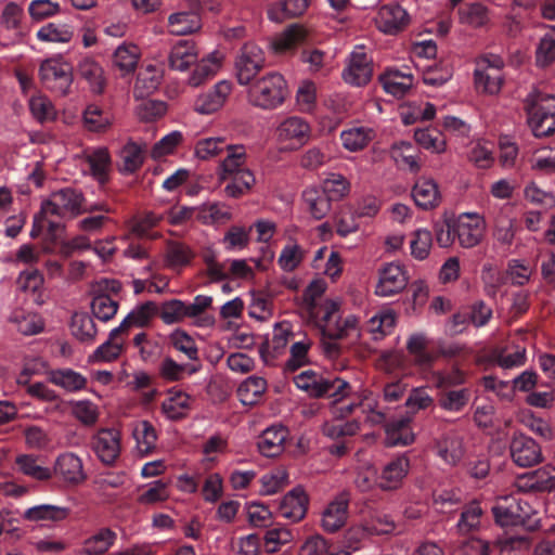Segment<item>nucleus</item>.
<instances>
[{
	"label": "nucleus",
	"mask_w": 555,
	"mask_h": 555,
	"mask_svg": "<svg viewBox=\"0 0 555 555\" xmlns=\"http://www.w3.org/2000/svg\"><path fill=\"white\" fill-rule=\"evenodd\" d=\"M229 143L222 137L199 139L194 146V155L201 160H209L224 153Z\"/></svg>",
	"instance_id": "59"
},
{
	"label": "nucleus",
	"mask_w": 555,
	"mask_h": 555,
	"mask_svg": "<svg viewBox=\"0 0 555 555\" xmlns=\"http://www.w3.org/2000/svg\"><path fill=\"white\" fill-rule=\"evenodd\" d=\"M349 506V494L341 492L337 494L323 509L321 526L326 532H336L347 521Z\"/></svg>",
	"instance_id": "17"
},
{
	"label": "nucleus",
	"mask_w": 555,
	"mask_h": 555,
	"mask_svg": "<svg viewBox=\"0 0 555 555\" xmlns=\"http://www.w3.org/2000/svg\"><path fill=\"white\" fill-rule=\"evenodd\" d=\"M408 284V274L402 264L389 262L383 266L378 273L375 294L389 297L403 291Z\"/></svg>",
	"instance_id": "12"
},
{
	"label": "nucleus",
	"mask_w": 555,
	"mask_h": 555,
	"mask_svg": "<svg viewBox=\"0 0 555 555\" xmlns=\"http://www.w3.org/2000/svg\"><path fill=\"white\" fill-rule=\"evenodd\" d=\"M225 157L217 167V176L220 181L230 180L224 186L228 197L238 198L247 194L256 182L254 172L247 168V153L242 144H229L225 149Z\"/></svg>",
	"instance_id": "2"
},
{
	"label": "nucleus",
	"mask_w": 555,
	"mask_h": 555,
	"mask_svg": "<svg viewBox=\"0 0 555 555\" xmlns=\"http://www.w3.org/2000/svg\"><path fill=\"white\" fill-rule=\"evenodd\" d=\"M210 296L197 295L192 302H185L186 315L194 320V324L199 327H209L214 325L212 317L205 314V310L211 305Z\"/></svg>",
	"instance_id": "53"
},
{
	"label": "nucleus",
	"mask_w": 555,
	"mask_h": 555,
	"mask_svg": "<svg viewBox=\"0 0 555 555\" xmlns=\"http://www.w3.org/2000/svg\"><path fill=\"white\" fill-rule=\"evenodd\" d=\"M48 379L66 392H77L87 385V378L73 369H56L48 373Z\"/></svg>",
	"instance_id": "37"
},
{
	"label": "nucleus",
	"mask_w": 555,
	"mask_h": 555,
	"mask_svg": "<svg viewBox=\"0 0 555 555\" xmlns=\"http://www.w3.org/2000/svg\"><path fill=\"white\" fill-rule=\"evenodd\" d=\"M390 155L395 163L401 168H406L411 171H417L420 169L416 150L410 142L401 141L395 143L391 146Z\"/></svg>",
	"instance_id": "55"
},
{
	"label": "nucleus",
	"mask_w": 555,
	"mask_h": 555,
	"mask_svg": "<svg viewBox=\"0 0 555 555\" xmlns=\"http://www.w3.org/2000/svg\"><path fill=\"white\" fill-rule=\"evenodd\" d=\"M170 345L184 354L189 363H201L197 345L192 336L183 330H176L169 335Z\"/></svg>",
	"instance_id": "54"
},
{
	"label": "nucleus",
	"mask_w": 555,
	"mask_h": 555,
	"mask_svg": "<svg viewBox=\"0 0 555 555\" xmlns=\"http://www.w3.org/2000/svg\"><path fill=\"white\" fill-rule=\"evenodd\" d=\"M118 302L116 299L106 294H96L91 300V311L93 315L102 321L107 322L117 313Z\"/></svg>",
	"instance_id": "64"
},
{
	"label": "nucleus",
	"mask_w": 555,
	"mask_h": 555,
	"mask_svg": "<svg viewBox=\"0 0 555 555\" xmlns=\"http://www.w3.org/2000/svg\"><path fill=\"white\" fill-rule=\"evenodd\" d=\"M92 450L104 464H112L120 453V434L116 429H100L91 440Z\"/></svg>",
	"instance_id": "15"
},
{
	"label": "nucleus",
	"mask_w": 555,
	"mask_h": 555,
	"mask_svg": "<svg viewBox=\"0 0 555 555\" xmlns=\"http://www.w3.org/2000/svg\"><path fill=\"white\" fill-rule=\"evenodd\" d=\"M454 230L461 247L466 249L474 248L485 238L487 221L477 211H464L454 220Z\"/></svg>",
	"instance_id": "9"
},
{
	"label": "nucleus",
	"mask_w": 555,
	"mask_h": 555,
	"mask_svg": "<svg viewBox=\"0 0 555 555\" xmlns=\"http://www.w3.org/2000/svg\"><path fill=\"white\" fill-rule=\"evenodd\" d=\"M428 337L422 333H413L406 340V349L413 359V363L421 369H428L436 359L433 352L427 350Z\"/></svg>",
	"instance_id": "33"
},
{
	"label": "nucleus",
	"mask_w": 555,
	"mask_h": 555,
	"mask_svg": "<svg viewBox=\"0 0 555 555\" xmlns=\"http://www.w3.org/2000/svg\"><path fill=\"white\" fill-rule=\"evenodd\" d=\"M315 313V324L324 338L341 339L358 332V318L354 314L343 317L339 300H325Z\"/></svg>",
	"instance_id": "4"
},
{
	"label": "nucleus",
	"mask_w": 555,
	"mask_h": 555,
	"mask_svg": "<svg viewBox=\"0 0 555 555\" xmlns=\"http://www.w3.org/2000/svg\"><path fill=\"white\" fill-rule=\"evenodd\" d=\"M186 1L190 5V11L172 13L168 17L169 31L172 35L186 36L202 28V21L198 15L199 0Z\"/></svg>",
	"instance_id": "16"
},
{
	"label": "nucleus",
	"mask_w": 555,
	"mask_h": 555,
	"mask_svg": "<svg viewBox=\"0 0 555 555\" xmlns=\"http://www.w3.org/2000/svg\"><path fill=\"white\" fill-rule=\"evenodd\" d=\"M492 235L496 243L502 246H511L515 238V220L500 210L492 218Z\"/></svg>",
	"instance_id": "49"
},
{
	"label": "nucleus",
	"mask_w": 555,
	"mask_h": 555,
	"mask_svg": "<svg viewBox=\"0 0 555 555\" xmlns=\"http://www.w3.org/2000/svg\"><path fill=\"white\" fill-rule=\"evenodd\" d=\"M266 390L267 380L261 376L253 375L240 384L237 396L244 405H253L259 401Z\"/></svg>",
	"instance_id": "46"
},
{
	"label": "nucleus",
	"mask_w": 555,
	"mask_h": 555,
	"mask_svg": "<svg viewBox=\"0 0 555 555\" xmlns=\"http://www.w3.org/2000/svg\"><path fill=\"white\" fill-rule=\"evenodd\" d=\"M85 195L74 188H64L52 192L42 201L41 209L34 216L31 237H38L44 228L52 229L54 223L49 220L50 216L60 218H75L83 214Z\"/></svg>",
	"instance_id": "3"
},
{
	"label": "nucleus",
	"mask_w": 555,
	"mask_h": 555,
	"mask_svg": "<svg viewBox=\"0 0 555 555\" xmlns=\"http://www.w3.org/2000/svg\"><path fill=\"white\" fill-rule=\"evenodd\" d=\"M276 135L281 142L295 147L305 144L310 138V126L301 117L285 118L276 128Z\"/></svg>",
	"instance_id": "20"
},
{
	"label": "nucleus",
	"mask_w": 555,
	"mask_h": 555,
	"mask_svg": "<svg viewBox=\"0 0 555 555\" xmlns=\"http://www.w3.org/2000/svg\"><path fill=\"white\" fill-rule=\"evenodd\" d=\"M415 204L423 209L436 207L440 201L438 184L428 178H421L412 190Z\"/></svg>",
	"instance_id": "36"
},
{
	"label": "nucleus",
	"mask_w": 555,
	"mask_h": 555,
	"mask_svg": "<svg viewBox=\"0 0 555 555\" xmlns=\"http://www.w3.org/2000/svg\"><path fill=\"white\" fill-rule=\"evenodd\" d=\"M521 491H550L555 488V465H544L520 476L516 483Z\"/></svg>",
	"instance_id": "22"
},
{
	"label": "nucleus",
	"mask_w": 555,
	"mask_h": 555,
	"mask_svg": "<svg viewBox=\"0 0 555 555\" xmlns=\"http://www.w3.org/2000/svg\"><path fill=\"white\" fill-rule=\"evenodd\" d=\"M201 363H178L170 357H166L159 364V375L166 382H181L197 373Z\"/></svg>",
	"instance_id": "35"
},
{
	"label": "nucleus",
	"mask_w": 555,
	"mask_h": 555,
	"mask_svg": "<svg viewBox=\"0 0 555 555\" xmlns=\"http://www.w3.org/2000/svg\"><path fill=\"white\" fill-rule=\"evenodd\" d=\"M309 498L301 487H295L280 501L278 513L292 524H297L306 517Z\"/></svg>",
	"instance_id": "14"
},
{
	"label": "nucleus",
	"mask_w": 555,
	"mask_h": 555,
	"mask_svg": "<svg viewBox=\"0 0 555 555\" xmlns=\"http://www.w3.org/2000/svg\"><path fill=\"white\" fill-rule=\"evenodd\" d=\"M296 387L311 397H328L335 403L334 414L347 415L360 409L365 421L372 425L382 424L386 416L377 410V399L367 389L356 390L348 382L341 378L330 379L323 375L306 370L294 377Z\"/></svg>",
	"instance_id": "1"
},
{
	"label": "nucleus",
	"mask_w": 555,
	"mask_h": 555,
	"mask_svg": "<svg viewBox=\"0 0 555 555\" xmlns=\"http://www.w3.org/2000/svg\"><path fill=\"white\" fill-rule=\"evenodd\" d=\"M8 320L23 335H35L43 328L41 318L24 309L13 310Z\"/></svg>",
	"instance_id": "41"
},
{
	"label": "nucleus",
	"mask_w": 555,
	"mask_h": 555,
	"mask_svg": "<svg viewBox=\"0 0 555 555\" xmlns=\"http://www.w3.org/2000/svg\"><path fill=\"white\" fill-rule=\"evenodd\" d=\"M83 160L87 163L90 173L100 182H104L111 166V157L107 149L98 147L86 153Z\"/></svg>",
	"instance_id": "50"
},
{
	"label": "nucleus",
	"mask_w": 555,
	"mask_h": 555,
	"mask_svg": "<svg viewBox=\"0 0 555 555\" xmlns=\"http://www.w3.org/2000/svg\"><path fill=\"white\" fill-rule=\"evenodd\" d=\"M115 538V532L103 528L85 541L80 553L85 555H102L113 545Z\"/></svg>",
	"instance_id": "57"
},
{
	"label": "nucleus",
	"mask_w": 555,
	"mask_h": 555,
	"mask_svg": "<svg viewBox=\"0 0 555 555\" xmlns=\"http://www.w3.org/2000/svg\"><path fill=\"white\" fill-rule=\"evenodd\" d=\"M264 65L263 51L256 43L244 44L235 62L237 81L248 85Z\"/></svg>",
	"instance_id": "10"
},
{
	"label": "nucleus",
	"mask_w": 555,
	"mask_h": 555,
	"mask_svg": "<svg viewBox=\"0 0 555 555\" xmlns=\"http://www.w3.org/2000/svg\"><path fill=\"white\" fill-rule=\"evenodd\" d=\"M305 257L306 249L291 237L281 249L278 264L283 272H293L301 264Z\"/></svg>",
	"instance_id": "43"
},
{
	"label": "nucleus",
	"mask_w": 555,
	"mask_h": 555,
	"mask_svg": "<svg viewBox=\"0 0 555 555\" xmlns=\"http://www.w3.org/2000/svg\"><path fill=\"white\" fill-rule=\"evenodd\" d=\"M372 73V60L366 54L364 47H356L343 72L345 82L354 87L365 86L371 80Z\"/></svg>",
	"instance_id": "11"
},
{
	"label": "nucleus",
	"mask_w": 555,
	"mask_h": 555,
	"mask_svg": "<svg viewBox=\"0 0 555 555\" xmlns=\"http://www.w3.org/2000/svg\"><path fill=\"white\" fill-rule=\"evenodd\" d=\"M311 0H283L280 5L268 10V17L272 22H282L287 17H295L304 14Z\"/></svg>",
	"instance_id": "52"
},
{
	"label": "nucleus",
	"mask_w": 555,
	"mask_h": 555,
	"mask_svg": "<svg viewBox=\"0 0 555 555\" xmlns=\"http://www.w3.org/2000/svg\"><path fill=\"white\" fill-rule=\"evenodd\" d=\"M54 470L69 485H79L87 478L81 459L72 452H65L56 459Z\"/></svg>",
	"instance_id": "26"
},
{
	"label": "nucleus",
	"mask_w": 555,
	"mask_h": 555,
	"mask_svg": "<svg viewBox=\"0 0 555 555\" xmlns=\"http://www.w3.org/2000/svg\"><path fill=\"white\" fill-rule=\"evenodd\" d=\"M475 87L478 91L495 95L501 91L503 83L502 73L496 69L487 70L483 67H476L474 70Z\"/></svg>",
	"instance_id": "48"
},
{
	"label": "nucleus",
	"mask_w": 555,
	"mask_h": 555,
	"mask_svg": "<svg viewBox=\"0 0 555 555\" xmlns=\"http://www.w3.org/2000/svg\"><path fill=\"white\" fill-rule=\"evenodd\" d=\"M39 76L47 89L60 95L68 94L74 81L73 66L61 55L44 60Z\"/></svg>",
	"instance_id": "8"
},
{
	"label": "nucleus",
	"mask_w": 555,
	"mask_h": 555,
	"mask_svg": "<svg viewBox=\"0 0 555 555\" xmlns=\"http://www.w3.org/2000/svg\"><path fill=\"white\" fill-rule=\"evenodd\" d=\"M493 144L487 141L473 142L468 152V159L478 168H489L493 162Z\"/></svg>",
	"instance_id": "63"
},
{
	"label": "nucleus",
	"mask_w": 555,
	"mask_h": 555,
	"mask_svg": "<svg viewBox=\"0 0 555 555\" xmlns=\"http://www.w3.org/2000/svg\"><path fill=\"white\" fill-rule=\"evenodd\" d=\"M496 522L502 527L524 526L530 530L539 526L535 511L516 495H502L492 508Z\"/></svg>",
	"instance_id": "7"
},
{
	"label": "nucleus",
	"mask_w": 555,
	"mask_h": 555,
	"mask_svg": "<svg viewBox=\"0 0 555 555\" xmlns=\"http://www.w3.org/2000/svg\"><path fill=\"white\" fill-rule=\"evenodd\" d=\"M511 455L518 466L528 467L541 460V449L532 438L517 435L511 442Z\"/></svg>",
	"instance_id": "23"
},
{
	"label": "nucleus",
	"mask_w": 555,
	"mask_h": 555,
	"mask_svg": "<svg viewBox=\"0 0 555 555\" xmlns=\"http://www.w3.org/2000/svg\"><path fill=\"white\" fill-rule=\"evenodd\" d=\"M132 436L141 454H149L156 447L157 434L155 427L145 420L137 421L132 425Z\"/></svg>",
	"instance_id": "42"
},
{
	"label": "nucleus",
	"mask_w": 555,
	"mask_h": 555,
	"mask_svg": "<svg viewBox=\"0 0 555 555\" xmlns=\"http://www.w3.org/2000/svg\"><path fill=\"white\" fill-rule=\"evenodd\" d=\"M156 305L152 301L134 307L117 326L125 335L135 327L146 326L156 314Z\"/></svg>",
	"instance_id": "38"
},
{
	"label": "nucleus",
	"mask_w": 555,
	"mask_h": 555,
	"mask_svg": "<svg viewBox=\"0 0 555 555\" xmlns=\"http://www.w3.org/2000/svg\"><path fill=\"white\" fill-rule=\"evenodd\" d=\"M126 335L116 326L111 330L107 339L89 357V362L102 363L117 359L124 349Z\"/></svg>",
	"instance_id": "28"
},
{
	"label": "nucleus",
	"mask_w": 555,
	"mask_h": 555,
	"mask_svg": "<svg viewBox=\"0 0 555 555\" xmlns=\"http://www.w3.org/2000/svg\"><path fill=\"white\" fill-rule=\"evenodd\" d=\"M527 121L534 137L555 133V95L530 92L525 100Z\"/></svg>",
	"instance_id": "5"
},
{
	"label": "nucleus",
	"mask_w": 555,
	"mask_h": 555,
	"mask_svg": "<svg viewBox=\"0 0 555 555\" xmlns=\"http://www.w3.org/2000/svg\"><path fill=\"white\" fill-rule=\"evenodd\" d=\"M78 73L93 93L100 94L105 87L104 72L101 65L90 57L83 59L78 65Z\"/></svg>",
	"instance_id": "44"
},
{
	"label": "nucleus",
	"mask_w": 555,
	"mask_h": 555,
	"mask_svg": "<svg viewBox=\"0 0 555 555\" xmlns=\"http://www.w3.org/2000/svg\"><path fill=\"white\" fill-rule=\"evenodd\" d=\"M408 12L399 4H388L379 9L375 18L377 28L384 34H396L408 24Z\"/></svg>",
	"instance_id": "25"
},
{
	"label": "nucleus",
	"mask_w": 555,
	"mask_h": 555,
	"mask_svg": "<svg viewBox=\"0 0 555 555\" xmlns=\"http://www.w3.org/2000/svg\"><path fill=\"white\" fill-rule=\"evenodd\" d=\"M232 91V85L228 80L218 81L208 91L201 93L195 102V112L209 115L220 109Z\"/></svg>",
	"instance_id": "18"
},
{
	"label": "nucleus",
	"mask_w": 555,
	"mask_h": 555,
	"mask_svg": "<svg viewBox=\"0 0 555 555\" xmlns=\"http://www.w3.org/2000/svg\"><path fill=\"white\" fill-rule=\"evenodd\" d=\"M396 323V314L390 309H385L370 318L367 322V331L374 339H380L389 334Z\"/></svg>",
	"instance_id": "60"
},
{
	"label": "nucleus",
	"mask_w": 555,
	"mask_h": 555,
	"mask_svg": "<svg viewBox=\"0 0 555 555\" xmlns=\"http://www.w3.org/2000/svg\"><path fill=\"white\" fill-rule=\"evenodd\" d=\"M163 68L153 63L145 64L138 74L134 85L137 98H145L152 94L159 87L163 79Z\"/></svg>",
	"instance_id": "31"
},
{
	"label": "nucleus",
	"mask_w": 555,
	"mask_h": 555,
	"mask_svg": "<svg viewBox=\"0 0 555 555\" xmlns=\"http://www.w3.org/2000/svg\"><path fill=\"white\" fill-rule=\"evenodd\" d=\"M231 217L230 207L221 202H206L197 206V220L204 224L223 223Z\"/></svg>",
	"instance_id": "45"
},
{
	"label": "nucleus",
	"mask_w": 555,
	"mask_h": 555,
	"mask_svg": "<svg viewBox=\"0 0 555 555\" xmlns=\"http://www.w3.org/2000/svg\"><path fill=\"white\" fill-rule=\"evenodd\" d=\"M198 49L194 41L182 39L176 42L169 53V66L179 72H185L197 61Z\"/></svg>",
	"instance_id": "27"
},
{
	"label": "nucleus",
	"mask_w": 555,
	"mask_h": 555,
	"mask_svg": "<svg viewBox=\"0 0 555 555\" xmlns=\"http://www.w3.org/2000/svg\"><path fill=\"white\" fill-rule=\"evenodd\" d=\"M287 83L278 73H269L257 79L248 89V103L261 109H274L283 104L287 96Z\"/></svg>",
	"instance_id": "6"
},
{
	"label": "nucleus",
	"mask_w": 555,
	"mask_h": 555,
	"mask_svg": "<svg viewBox=\"0 0 555 555\" xmlns=\"http://www.w3.org/2000/svg\"><path fill=\"white\" fill-rule=\"evenodd\" d=\"M68 515V507L53 504H40L25 509L23 517L28 521L50 525L65 520Z\"/></svg>",
	"instance_id": "30"
},
{
	"label": "nucleus",
	"mask_w": 555,
	"mask_h": 555,
	"mask_svg": "<svg viewBox=\"0 0 555 555\" xmlns=\"http://www.w3.org/2000/svg\"><path fill=\"white\" fill-rule=\"evenodd\" d=\"M302 198L307 209L317 220L324 218L331 210L332 199L320 189H307Z\"/></svg>",
	"instance_id": "47"
},
{
	"label": "nucleus",
	"mask_w": 555,
	"mask_h": 555,
	"mask_svg": "<svg viewBox=\"0 0 555 555\" xmlns=\"http://www.w3.org/2000/svg\"><path fill=\"white\" fill-rule=\"evenodd\" d=\"M470 399V391L467 388L447 390L439 395L438 405L440 409L459 413L467 405Z\"/></svg>",
	"instance_id": "58"
},
{
	"label": "nucleus",
	"mask_w": 555,
	"mask_h": 555,
	"mask_svg": "<svg viewBox=\"0 0 555 555\" xmlns=\"http://www.w3.org/2000/svg\"><path fill=\"white\" fill-rule=\"evenodd\" d=\"M140 57L141 50L137 44L122 42L114 51L113 65L121 76H127L135 70Z\"/></svg>",
	"instance_id": "32"
},
{
	"label": "nucleus",
	"mask_w": 555,
	"mask_h": 555,
	"mask_svg": "<svg viewBox=\"0 0 555 555\" xmlns=\"http://www.w3.org/2000/svg\"><path fill=\"white\" fill-rule=\"evenodd\" d=\"M15 463L21 473L36 480H48L52 476L50 468L39 464L38 459L34 455L21 454L16 457Z\"/></svg>",
	"instance_id": "61"
},
{
	"label": "nucleus",
	"mask_w": 555,
	"mask_h": 555,
	"mask_svg": "<svg viewBox=\"0 0 555 555\" xmlns=\"http://www.w3.org/2000/svg\"><path fill=\"white\" fill-rule=\"evenodd\" d=\"M37 39L43 42L67 43L74 36L73 27L64 23H48L37 31Z\"/></svg>",
	"instance_id": "56"
},
{
	"label": "nucleus",
	"mask_w": 555,
	"mask_h": 555,
	"mask_svg": "<svg viewBox=\"0 0 555 555\" xmlns=\"http://www.w3.org/2000/svg\"><path fill=\"white\" fill-rule=\"evenodd\" d=\"M411 416H402L393 420L386 426V444L409 446L414 442L415 435L410 427Z\"/></svg>",
	"instance_id": "34"
},
{
	"label": "nucleus",
	"mask_w": 555,
	"mask_h": 555,
	"mask_svg": "<svg viewBox=\"0 0 555 555\" xmlns=\"http://www.w3.org/2000/svg\"><path fill=\"white\" fill-rule=\"evenodd\" d=\"M191 398L186 392L171 389L162 403L164 415L171 421L184 417L190 411Z\"/></svg>",
	"instance_id": "40"
},
{
	"label": "nucleus",
	"mask_w": 555,
	"mask_h": 555,
	"mask_svg": "<svg viewBox=\"0 0 555 555\" xmlns=\"http://www.w3.org/2000/svg\"><path fill=\"white\" fill-rule=\"evenodd\" d=\"M410 470V459L401 454L389 461L379 475L378 488L384 491L397 490L401 487Z\"/></svg>",
	"instance_id": "19"
},
{
	"label": "nucleus",
	"mask_w": 555,
	"mask_h": 555,
	"mask_svg": "<svg viewBox=\"0 0 555 555\" xmlns=\"http://www.w3.org/2000/svg\"><path fill=\"white\" fill-rule=\"evenodd\" d=\"M435 452L446 464L457 465L465 454L463 438L455 431H448L436 439Z\"/></svg>",
	"instance_id": "21"
},
{
	"label": "nucleus",
	"mask_w": 555,
	"mask_h": 555,
	"mask_svg": "<svg viewBox=\"0 0 555 555\" xmlns=\"http://www.w3.org/2000/svg\"><path fill=\"white\" fill-rule=\"evenodd\" d=\"M288 485V474L285 468L278 467L266 473L260 478V493L262 495H272Z\"/></svg>",
	"instance_id": "62"
},
{
	"label": "nucleus",
	"mask_w": 555,
	"mask_h": 555,
	"mask_svg": "<svg viewBox=\"0 0 555 555\" xmlns=\"http://www.w3.org/2000/svg\"><path fill=\"white\" fill-rule=\"evenodd\" d=\"M223 59V54L218 50L209 52L202 59L197 57V61L189 69L186 85L197 88L215 77L222 66Z\"/></svg>",
	"instance_id": "13"
},
{
	"label": "nucleus",
	"mask_w": 555,
	"mask_h": 555,
	"mask_svg": "<svg viewBox=\"0 0 555 555\" xmlns=\"http://www.w3.org/2000/svg\"><path fill=\"white\" fill-rule=\"evenodd\" d=\"M70 332L75 338L85 344L93 343L98 334L93 319L83 312L72 317Z\"/></svg>",
	"instance_id": "51"
},
{
	"label": "nucleus",
	"mask_w": 555,
	"mask_h": 555,
	"mask_svg": "<svg viewBox=\"0 0 555 555\" xmlns=\"http://www.w3.org/2000/svg\"><path fill=\"white\" fill-rule=\"evenodd\" d=\"M379 82L386 93L402 98L414 86V76L410 72L389 67L379 76Z\"/></svg>",
	"instance_id": "24"
},
{
	"label": "nucleus",
	"mask_w": 555,
	"mask_h": 555,
	"mask_svg": "<svg viewBox=\"0 0 555 555\" xmlns=\"http://www.w3.org/2000/svg\"><path fill=\"white\" fill-rule=\"evenodd\" d=\"M376 135L375 130L369 126H352L340 133L343 146L350 151L357 152L363 150Z\"/></svg>",
	"instance_id": "39"
},
{
	"label": "nucleus",
	"mask_w": 555,
	"mask_h": 555,
	"mask_svg": "<svg viewBox=\"0 0 555 555\" xmlns=\"http://www.w3.org/2000/svg\"><path fill=\"white\" fill-rule=\"evenodd\" d=\"M288 431L283 426H271L262 431L258 438L259 452L267 457H274L284 451Z\"/></svg>",
	"instance_id": "29"
}]
</instances>
